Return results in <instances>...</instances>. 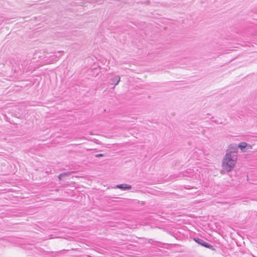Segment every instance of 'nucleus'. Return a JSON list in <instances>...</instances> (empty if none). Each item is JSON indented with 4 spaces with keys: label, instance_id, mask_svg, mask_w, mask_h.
Here are the masks:
<instances>
[{
    "label": "nucleus",
    "instance_id": "f257e3e1",
    "mask_svg": "<svg viewBox=\"0 0 257 257\" xmlns=\"http://www.w3.org/2000/svg\"><path fill=\"white\" fill-rule=\"evenodd\" d=\"M236 163V159L231 158V152L226 153L222 163L223 170L227 172L231 171L234 167Z\"/></svg>",
    "mask_w": 257,
    "mask_h": 257
},
{
    "label": "nucleus",
    "instance_id": "f03ea898",
    "mask_svg": "<svg viewBox=\"0 0 257 257\" xmlns=\"http://www.w3.org/2000/svg\"><path fill=\"white\" fill-rule=\"evenodd\" d=\"M194 240L195 242L198 243L199 244H201V245L206 247L208 248L209 249H211L212 250H214V248L213 247L212 245L209 244L208 243L203 241V240L200 239V238H194Z\"/></svg>",
    "mask_w": 257,
    "mask_h": 257
},
{
    "label": "nucleus",
    "instance_id": "7ed1b4c3",
    "mask_svg": "<svg viewBox=\"0 0 257 257\" xmlns=\"http://www.w3.org/2000/svg\"><path fill=\"white\" fill-rule=\"evenodd\" d=\"M117 187L118 188H121V189H129L131 188V186L130 185H119L117 186Z\"/></svg>",
    "mask_w": 257,
    "mask_h": 257
},
{
    "label": "nucleus",
    "instance_id": "20e7f679",
    "mask_svg": "<svg viewBox=\"0 0 257 257\" xmlns=\"http://www.w3.org/2000/svg\"><path fill=\"white\" fill-rule=\"evenodd\" d=\"M247 146V144L245 142L241 143L239 145L238 147L243 151V149Z\"/></svg>",
    "mask_w": 257,
    "mask_h": 257
},
{
    "label": "nucleus",
    "instance_id": "39448f33",
    "mask_svg": "<svg viewBox=\"0 0 257 257\" xmlns=\"http://www.w3.org/2000/svg\"><path fill=\"white\" fill-rule=\"evenodd\" d=\"M103 156V154H97L96 155V157H102Z\"/></svg>",
    "mask_w": 257,
    "mask_h": 257
},
{
    "label": "nucleus",
    "instance_id": "423d86ee",
    "mask_svg": "<svg viewBox=\"0 0 257 257\" xmlns=\"http://www.w3.org/2000/svg\"><path fill=\"white\" fill-rule=\"evenodd\" d=\"M66 174H60L59 176V179H61V177L63 176V175H65Z\"/></svg>",
    "mask_w": 257,
    "mask_h": 257
},
{
    "label": "nucleus",
    "instance_id": "0eeeda50",
    "mask_svg": "<svg viewBox=\"0 0 257 257\" xmlns=\"http://www.w3.org/2000/svg\"><path fill=\"white\" fill-rule=\"evenodd\" d=\"M119 80H120V78H118V79H117V83H118V82L119 81Z\"/></svg>",
    "mask_w": 257,
    "mask_h": 257
},
{
    "label": "nucleus",
    "instance_id": "6e6552de",
    "mask_svg": "<svg viewBox=\"0 0 257 257\" xmlns=\"http://www.w3.org/2000/svg\"><path fill=\"white\" fill-rule=\"evenodd\" d=\"M249 149H251V146H249Z\"/></svg>",
    "mask_w": 257,
    "mask_h": 257
}]
</instances>
